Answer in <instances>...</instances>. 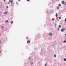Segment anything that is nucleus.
I'll return each instance as SVG.
<instances>
[{"label":"nucleus","mask_w":66,"mask_h":66,"mask_svg":"<svg viewBox=\"0 0 66 66\" xmlns=\"http://www.w3.org/2000/svg\"><path fill=\"white\" fill-rule=\"evenodd\" d=\"M61 32H64L65 31V28H63V29L61 30Z\"/></svg>","instance_id":"nucleus-1"},{"label":"nucleus","mask_w":66,"mask_h":66,"mask_svg":"<svg viewBox=\"0 0 66 66\" xmlns=\"http://www.w3.org/2000/svg\"><path fill=\"white\" fill-rule=\"evenodd\" d=\"M49 35H50V36H52L53 35L52 33V32H51L49 33Z\"/></svg>","instance_id":"nucleus-2"},{"label":"nucleus","mask_w":66,"mask_h":66,"mask_svg":"<svg viewBox=\"0 0 66 66\" xmlns=\"http://www.w3.org/2000/svg\"><path fill=\"white\" fill-rule=\"evenodd\" d=\"M30 63H31V65H32V64H33V62H32V61H30Z\"/></svg>","instance_id":"nucleus-3"},{"label":"nucleus","mask_w":66,"mask_h":66,"mask_svg":"<svg viewBox=\"0 0 66 66\" xmlns=\"http://www.w3.org/2000/svg\"><path fill=\"white\" fill-rule=\"evenodd\" d=\"M30 40H28L27 42V43H30Z\"/></svg>","instance_id":"nucleus-4"},{"label":"nucleus","mask_w":66,"mask_h":66,"mask_svg":"<svg viewBox=\"0 0 66 66\" xmlns=\"http://www.w3.org/2000/svg\"><path fill=\"white\" fill-rule=\"evenodd\" d=\"M54 57H55L56 56V55L55 54H54Z\"/></svg>","instance_id":"nucleus-5"},{"label":"nucleus","mask_w":66,"mask_h":66,"mask_svg":"<svg viewBox=\"0 0 66 66\" xmlns=\"http://www.w3.org/2000/svg\"><path fill=\"white\" fill-rule=\"evenodd\" d=\"M13 23V21H11V24H12V23Z\"/></svg>","instance_id":"nucleus-6"},{"label":"nucleus","mask_w":66,"mask_h":66,"mask_svg":"<svg viewBox=\"0 0 66 66\" xmlns=\"http://www.w3.org/2000/svg\"><path fill=\"white\" fill-rule=\"evenodd\" d=\"M62 4H64V1H62Z\"/></svg>","instance_id":"nucleus-7"},{"label":"nucleus","mask_w":66,"mask_h":66,"mask_svg":"<svg viewBox=\"0 0 66 66\" xmlns=\"http://www.w3.org/2000/svg\"><path fill=\"white\" fill-rule=\"evenodd\" d=\"M57 10H59V9H60V7L57 6Z\"/></svg>","instance_id":"nucleus-8"},{"label":"nucleus","mask_w":66,"mask_h":66,"mask_svg":"<svg viewBox=\"0 0 66 66\" xmlns=\"http://www.w3.org/2000/svg\"><path fill=\"white\" fill-rule=\"evenodd\" d=\"M7 12L6 11V12H4V14H6V13H7Z\"/></svg>","instance_id":"nucleus-9"},{"label":"nucleus","mask_w":66,"mask_h":66,"mask_svg":"<svg viewBox=\"0 0 66 66\" xmlns=\"http://www.w3.org/2000/svg\"><path fill=\"white\" fill-rule=\"evenodd\" d=\"M57 13L56 14V15H55L56 17H57Z\"/></svg>","instance_id":"nucleus-10"},{"label":"nucleus","mask_w":66,"mask_h":66,"mask_svg":"<svg viewBox=\"0 0 66 66\" xmlns=\"http://www.w3.org/2000/svg\"><path fill=\"white\" fill-rule=\"evenodd\" d=\"M59 28H61V26L60 25H59Z\"/></svg>","instance_id":"nucleus-11"},{"label":"nucleus","mask_w":66,"mask_h":66,"mask_svg":"<svg viewBox=\"0 0 66 66\" xmlns=\"http://www.w3.org/2000/svg\"><path fill=\"white\" fill-rule=\"evenodd\" d=\"M64 61H66V59H64Z\"/></svg>","instance_id":"nucleus-12"},{"label":"nucleus","mask_w":66,"mask_h":66,"mask_svg":"<svg viewBox=\"0 0 66 66\" xmlns=\"http://www.w3.org/2000/svg\"><path fill=\"white\" fill-rule=\"evenodd\" d=\"M63 42H64V43H65V42H66V41H63Z\"/></svg>","instance_id":"nucleus-13"},{"label":"nucleus","mask_w":66,"mask_h":66,"mask_svg":"<svg viewBox=\"0 0 66 66\" xmlns=\"http://www.w3.org/2000/svg\"><path fill=\"white\" fill-rule=\"evenodd\" d=\"M7 4H10V2H8Z\"/></svg>","instance_id":"nucleus-14"},{"label":"nucleus","mask_w":66,"mask_h":66,"mask_svg":"<svg viewBox=\"0 0 66 66\" xmlns=\"http://www.w3.org/2000/svg\"><path fill=\"white\" fill-rule=\"evenodd\" d=\"M59 5H60V6H61V4H59Z\"/></svg>","instance_id":"nucleus-15"},{"label":"nucleus","mask_w":66,"mask_h":66,"mask_svg":"<svg viewBox=\"0 0 66 66\" xmlns=\"http://www.w3.org/2000/svg\"><path fill=\"white\" fill-rule=\"evenodd\" d=\"M30 59H31V58H30V57H29V60H30Z\"/></svg>","instance_id":"nucleus-16"},{"label":"nucleus","mask_w":66,"mask_h":66,"mask_svg":"<svg viewBox=\"0 0 66 66\" xmlns=\"http://www.w3.org/2000/svg\"><path fill=\"white\" fill-rule=\"evenodd\" d=\"M64 4H65V5H66V2H65L64 3Z\"/></svg>","instance_id":"nucleus-17"},{"label":"nucleus","mask_w":66,"mask_h":66,"mask_svg":"<svg viewBox=\"0 0 66 66\" xmlns=\"http://www.w3.org/2000/svg\"><path fill=\"white\" fill-rule=\"evenodd\" d=\"M59 18V19H60L61 18V17H60Z\"/></svg>","instance_id":"nucleus-18"},{"label":"nucleus","mask_w":66,"mask_h":66,"mask_svg":"<svg viewBox=\"0 0 66 66\" xmlns=\"http://www.w3.org/2000/svg\"><path fill=\"white\" fill-rule=\"evenodd\" d=\"M52 20H54V19H52Z\"/></svg>","instance_id":"nucleus-19"},{"label":"nucleus","mask_w":66,"mask_h":66,"mask_svg":"<svg viewBox=\"0 0 66 66\" xmlns=\"http://www.w3.org/2000/svg\"><path fill=\"white\" fill-rule=\"evenodd\" d=\"M58 30H60V29L59 28H58Z\"/></svg>","instance_id":"nucleus-20"},{"label":"nucleus","mask_w":66,"mask_h":66,"mask_svg":"<svg viewBox=\"0 0 66 66\" xmlns=\"http://www.w3.org/2000/svg\"><path fill=\"white\" fill-rule=\"evenodd\" d=\"M28 37H27L26 38V39H28Z\"/></svg>","instance_id":"nucleus-21"},{"label":"nucleus","mask_w":66,"mask_h":66,"mask_svg":"<svg viewBox=\"0 0 66 66\" xmlns=\"http://www.w3.org/2000/svg\"><path fill=\"white\" fill-rule=\"evenodd\" d=\"M11 6H14V5H11Z\"/></svg>","instance_id":"nucleus-22"},{"label":"nucleus","mask_w":66,"mask_h":66,"mask_svg":"<svg viewBox=\"0 0 66 66\" xmlns=\"http://www.w3.org/2000/svg\"><path fill=\"white\" fill-rule=\"evenodd\" d=\"M10 2H13V1H11Z\"/></svg>","instance_id":"nucleus-23"},{"label":"nucleus","mask_w":66,"mask_h":66,"mask_svg":"<svg viewBox=\"0 0 66 66\" xmlns=\"http://www.w3.org/2000/svg\"><path fill=\"white\" fill-rule=\"evenodd\" d=\"M9 7V6H7L6 7V8H7V7Z\"/></svg>","instance_id":"nucleus-24"},{"label":"nucleus","mask_w":66,"mask_h":66,"mask_svg":"<svg viewBox=\"0 0 66 66\" xmlns=\"http://www.w3.org/2000/svg\"><path fill=\"white\" fill-rule=\"evenodd\" d=\"M4 2H5V0H4Z\"/></svg>","instance_id":"nucleus-25"},{"label":"nucleus","mask_w":66,"mask_h":66,"mask_svg":"<svg viewBox=\"0 0 66 66\" xmlns=\"http://www.w3.org/2000/svg\"><path fill=\"white\" fill-rule=\"evenodd\" d=\"M6 21V22H8V20H7V21Z\"/></svg>","instance_id":"nucleus-26"},{"label":"nucleus","mask_w":66,"mask_h":66,"mask_svg":"<svg viewBox=\"0 0 66 66\" xmlns=\"http://www.w3.org/2000/svg\"><path fill=\"white\" fill-rule=\"evenodd\" d=\"M46 65H47V64H45V66H46Z\"/></svg>","instance_id":"nucleus-27"},{"label":"nucleus","mask_w":66,"mask_h":66,"mask_svg":"<svg viewBox=\"0 0 66 66\" xmlns=\"http://www.w3.org/2000/svg\"><path fill=\"white\" fill-rule=\"evenodd\" d=\"M27 1H29V0H27Z\"/></svg>","instance_id":"nucleus-28"},{"label":"nucleus","mask_w":66,"mask_h":66,"mask_svg":"<svg viewBox=\"0 0 66 66\" xmlns=\"http://www.w3.org/2000/svg\"><path fill=\"white\" fill-rule=\"evenodd\" d=\"M65 21H66V19H65Z\"/></svg>","instance_id":"nucleus-29"},{"label":"nucleus","mask_w":66,"mask_h":66,"mask_svg":"<svg viewBox=\"0 0 66 66\" xmlns=\"http://www.w3.org/2000/svg\"><path fill=\"white\" fill-rule=\"evenodd\" d=\"M2 28H3V26H2Z\"/></svg>","instance_id":"nucleus-30"},{"label":"nucleus","mask_w":66,"mask_h":66,"mask_svg":"<svg viewBox=\"0 0 66 66\" xmlns=\"http://www.w3.org/2000/svg\"><path fill=\"white\" fill-rule=\"evenodd\" d=\"M0 53L1 52V51H0Z\"/></svg>","instance_id":"nucleus-31"},{"label":"nucleus","mask_w":66,"mask_h":66,"mask_svg":"<svg viewBox=\"0 0 66 66\" xmlns=\"http://www.w3.org/2000/svg\"><path fill=\"white\" fill-rule=\"evenodd\" d=\"M65 35H66V34H65Z\"/></svg>","instance_id":"nucleus-32"},{"label":"nucleus","mask_w":66,"mask_h":66,"mask_svg":"<svg viewBox=\"0 0 66 66\" xmlns=\"http://www.w3.org/2000/svg\"><path fill=\"white\" fill-rule=\"evenodd\" d=\"M21 0H19V1H20Z\"/></svg>","instance_id":"nucleus-33"},{"label":"nucleus","mask_w":66,"mask_h":66,"mask_svg":"<svg viewBox=\"0 0 66 66\" xmlns=\"http://www.w3.org/2000/svg\"><path fill=\"white\" fill-rule=\"evenodd\" d=\"M47 13H48V12H47Z\"/></svg>","instance_id":"nucleus-34"},{"label":"nucleus","mask_w":66,"mask_h":66,"mask_svg":"<svg viewBox=\"0 0 66 66\" xmlns=\"http://www.w3.org/2000/svg\"><path fill=\"white\" fill-rule=\"evenodd\" d=\"M65 39L66 40V38H65Z\"/></svg>","instance_id":"nucleus-35"},{"label":"nucleus","mask_w":66,"mask_h":66,"mask_svg":"<svg viewBox=\"0 0 66 66\" xmlns=\"http://www.w3.org/2000/svg\"><path fill=\"white\" fill-rule=\"evenodd\" d=\"M0 48H1V46H0Z\"/></svg>","instance_id":"nucleus-36"},{"label":"nucleus","mask_w":66,"mask_h":66,"mask_svg":"<svg viewBox=\"0 0 66 66\" xmlns=\"http://www.w3.org/2000/svg\"><path fill=\"white\" fill-rule=\"evenodd\" d=\"M12 1H13V0H12Z\"/></svg>","instance_id":"nucleus-37"},{"label":"nucleus","mask_w":66,"mask_h":66,"mask_svg":"<svg viewBox=\"0 0 66 66\" xmlns=\"http://www.w3.org/2000/svg\"><path fill=\"white\" fill-rule=\"evenodd\" d=\"M0 42H1V41L0 40Z\"/></svg>","instance_id":"nucleus-38"},{"label":"nucleus","mask_w":66,"mask_h":66,"mask_svg":"<svg viewBox=\"0 0 66 66\" xmlns=\"http://www.w3.org/2000/svg\"><path fill=\"white\" fill-rule=\"evenodd\" d=\"M58 1H59V0H58Z\"/></svg>","instance_id":"nucleus-39"},{"label":"nucleus","mask_w":66,"mask_h":66,"mask_svg":"<svg viewBox=\"0 0 66 66\" xmlns=\"http://www.w3.org/2000/svg\"><path fill=\"white\" fill-rule=\"evenodd\" d=\"M0 35H1V34H0Z\"/></svg>","instance_id":"nucleus-40"},{"label":"nucleus","mask_w":66,"mask_h":66,"mask_svg":"<svg viewBox=\"0 0 66 66\" xmlns=\"http://www.w3.org/2000/svg\"><path fill=\"white\" fill-rule=\"evenodd\" d=\"M42 50H41V51H42Z\"/></svg>","instance_id":"nucleus-41"}]
</instances>
